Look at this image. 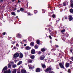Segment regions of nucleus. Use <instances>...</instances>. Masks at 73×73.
Returning a JSON list of instances; mask_svg holds the SVG:
<instances>
[{
  "label": "nucleus",
  "mask_w": 73,
  "mask_h": 73,
  "mask_svg": "<svg viewBox=\"0 0 73 73\" xmlns=\"http://www.w3.org/2000/svg\"><path fill=\"white\" fill-rule=\"evenodd\" d=\"M13 58H16L19 56V53L16 52L13 55Z\"/></svg>",
  "instance_id": "f257e3e1"
},
{
  "label": "nucleus",
  "mask_w": 73,
  "mask_h": 73,
  "mask_svg": "<svg viewBox=\"0 0 73 73\" xmlns=\"http://www.w3.org/2000/svg\"><path fill=\"white\" fill-rule=\"evenodd\" d=\"M51 69H52L51 68H50V67H49L46 69V70H45V72H48V71H49V70H51Z\"/></svg>",
  "instance_id": "f03ea898"
},
{
  "label": "nucleus",
  "mask_w": 73,
  "mask_h": 73,
  "mask_svg": "<svg viewBox=\"0 0 73 73\" xmlns=\"http://www.w3.org/2000/svg\"><path fill=\"white\" fill-rule=\"evenodd\" d=\"M28 66L29 67V69H33V67L32 65L31 64L29 65Z\"/></svg>",
  "instance_id": "7ed1b4c3"
},
{
  "label": "nucleus",
  "mask_w": 73,
  "mask_h": 73,
  "mask_svg": "<svg viewBox=\"0 0 73 73\" xmlns=\"http://www.w3.org/2000/svg\"><path fill=\"white\" fill-rule=\"evenodd\" d=\"M59 65L60 66L61 68H64V65L62 64V63H59Z\"/></svg>",
  "instance_id": "20e7f679"
},
{
  "label": "nucleus",
  "mask_w": 73,
  "mask_h": 73,
  "mask_svg": "<svg viewBox=\"0 0 73 73\" xmlns=\"http://www.w3.org/2000/svg\"><path fill=\"white\" fill-rule=\"evenodd\" d=\"M69 21H72L73 20V18L71 15H69Z\"/></svg>",
  "instance_id": "39448f33"
},
{
  "label": "nucleus",
  "mask_w": 73,
  "mask_h": 73,
  "mask_svg": "<svg viewBox=\"0 0 73 73\" xmlns=\"http://www.w3.org/2000/svg\"><path fill=\"white\" fill-rule=\"evenodd\" d=\"M7 69H8V68H7V66H5L2 70V72H3V71H4L5 70H7Z\"/></svg>",
  "instance_id": "423d86ee"
},
{
  "label": "nucleus",
  "mask_w": 73,
  "mask_h": 73,
  "mask_svg": "<svg viewBox=\"0 0 73 73\" xmlns=\"http://www.w3.org/2000/svg\"><path fill=\"white\" fill-rule=\"evenodd\" d=\"M17 36L18 37H19V38H21V37H22V36H21V35L20 34H17Z\"/></svg>",
  "instance_id": "0eeeda50"
},
{
  "label": "nucleus",
  "mask_w": 73,
  "mask_h": 73,
  "mask_svg": "<svg viewBox=\"0 0 73 73\" xmlns=\"http://www.w3.org/2000/svg\"><path fill=\"white\" fill-rule=\"evenodd\" d=\"M31 52L32 54H35V50L33 49L31 51Z\"/></svg>",
  "instance_id": "6e6552de"
},
{
  "label": "nucleus",
  "mask_w": 73,
  "mask_h": 73,
  "mask_svg": "<svg viewBox=\"0 0 73 73\" xmlns=\"http://www.w3.org/2000/svg\"><path fill=\"white\" fill-rule=\"evenodd\" d=\"M30 49H31V48L29 46H27L25 48V49L26 50H29Z\"/></svg>",
  "instance_id": "1a4fd4ad"
},
{
  "label": "nucleus",
  "mask_w": 73,
  "mask_h": 73,
  "mask_svg": "<svg viewBox=\"0 0 73 73\" xmlns=\"http://www.w3.org/2000/svg\"><path fill=\"white\" fill-rule=\"evenodd\" d=\"M21 70V72L22 73H26V70H25L24 69H22V70Z\"/></svg>",
  "instance_id": "9d476101"
},
{
  "label": "nucleus",
  "mask_w": 73,
  "mask_h": 73,
  "mask_svg": "<svg viewBox=\"0 0 73 73\" xmlns=\"http://www.w3.org/2000/svg\"><path fill=\"white\" fill-rule=\"evenodd\" d=\"M70 2L71 3H72L71 6L72 8H73V0H71Z\"/></svg>",
  "instance_id": "9b49d317"
},
{
  "label": "nucleus",
  "mask_w": 73,
  "mask_h": 73,
  "mask_svg": "<svg viewBox=\"0 0 73 73\" xmlns=\"http://www.w3.org/2000/svg\"><path fill=\"white\" fill-rule=\"evenodd\" d=\"M23 54L21 53H20V56L19 58H23Z\"/></svg>",
  "instance_id": "f8f14e48"
},
{
  "label": "nucleus",
  "mask_w": 73,
  "mask_h": 73,
  "mask_svg": "<svg viewBox=\"0 0 73 73\" xmlns=\"http://www.w3.org/2000/svg\"><path fill=\"white\" fill-rule=\"evenodd\" d=\"M4 73H11V70L5 71L4 72Z\"/></svg>",
  "instance_id": "ddd939ff"
},
{
  "label": "nucleus",
  "mask_w": 73,
  "mask_h": 73,
  "mask_svg": "<svg viewBox=\"0 0 73 73\" xmlns=\"http://www.w3.org/2000/svg\"><path fill=\"white\" fill-rule=\"evenodd\" d=\"M33 60L31 59H29L28 60V63H32V62Z\"/></svg>",
  "instance_id": "4468645a"
},
{
  "label": "nucleus",
  "mask_w": 73,
  "mask_h": 73,
  "mask_svg": "<svg viewBox=\"0 0 73 73\" xmlns=\"http://www.w3.org/2000/svg\"><path fill=\"white\" fill-rule=\"evenodd\" d=\"M40 71V69L39 68H38L36 70V72H39Z\"/></svg>",
  "instance_id": "2eb2a0df"
},
{
  "label": "nucleus",
  "mask_w": 73,
  "mask_h": 73,
  "mask_svg": "<svg viewBox=\"0 0 73 73\" xmlns=\"http://www.w3.org/2000/svg\"><path fill=\"white\" fill-rule=\"evenodd\" d=\"M69 63H66V68H68L69 67Z\"/></svg>",
  "instance_id": "dca6fc26"
},
{
  "label": "nucleus",
  "mask_w": 73,
  "mask_h": 73,
  "mask_svg": "<svg viewBox=\"0 0 73 73\" xmlns=\"http://www.w3.org/2000/svg\"><path fill=\"white\" fill-rule=\"evenodd\" d=\"M45 58V56L44 55H42L40 57V59L41 60H44V59Z\"/></svg>",
  "instance_id": "f3484780"
},
{
  "label": "nucleus",
  "mask_w": 73,
  "mask_h": 73,
  "mask_svg": "<svg viewBox=\"0 0 73 73\" xmlns=\"http://www.w3.org/2000/svg\"><path fill=\"white\" fill-rule=\"evenodd\" d=\"M34 44L35 43H34V42H32L30 43V45L33 46H34Z\"/></svg>",
  "instance_id": "a211bd4d"
},
{
  "label": "nucleus",
  "mask_w": 73,
  "mask_h": 73,
  "mask_svg": "<svg viewBox=\"0 0 73 73\" xmlns=\"http://www.w3.org/2000/svg\"><path fill=\"white\" fill-rule=\"evenodd\" d=\"M22 63V61H20L18 63L17 65H21V64Z\"/></svg>",
  "instance_id": "6ab92c4d"
},
{
  "label": "nucleus",
  "mask_w": 73,
  "mask_h": 73,
  "mask_svg": "<svg viewBox=\"0 0 73 73\" xmlns=\"http://www.w3.org/2000/svg\"><path fill=\"white\" fill-rule=\"evenodd\" d=\"M35 56L34 55H32L31 56V59H32L33 60L34 58H35Z\"/></svg>",
  "instance_id": "aec40b11"
},
{
  "label": "nucleus",
  "mask_w": 73,
  "mask_h": 73,
  "mask_svg": "<svg viewBox=\"0 0 73 73\" xmlns=\"http://www.w3.org/2000/svg\"><path fill=\"white\" fill-rule=\"evenodd\" d=\"M42 66L43 68H46V66H45V65L44 64H42Z\"/></svg>",
  "instance_id": "412c9836"
},
{
  "label": "nucleus",
  "mask_w": 73,
  "mask_h": 73,
  "mask_svg": "<svg viewBox=\"0 0 73 73\" xmlns=\"http://www.w3.org/2000/svg\"><path fill=\"white\" fill-rule=\"evenodd\" d=\"M13 73H16V69H14L13 70Z\"/></svg>",
  "instance_id": "4be33fe9"
},
{
  "label": "nucleus",
  "mask_w": 73,
  "mask_h": 73,
  "mask_svg": "<svg viewBox=\"0 0 73 73\" xmlns=\"http://www.w3.org/2000/svg\"><path fill=\"white\" fill-rule=\"evenodd\" d=\"M12 66L13 68H16L17 66L16 64H13Z\"/></svg>",
  "instance_id": "5701e85b"
},
{
  "label": "nucleus",
  "mask_w": 73,
  "mask_h": 73,
  "mask_svg": "<svg viewBox=\"0 0 73 73\" xmlns=\"http://www.w3.org/2000/svg\"><path fill=\"white\" fill-rule=\"evenodd\" d=\"M46 50V49L45 48H42L41 49V51H42V52H45V51Z\"/></svg>",
  "instance_id": "b1692460"
},
{
  "label": "nucleus",
  "mask_w": 73,
  "mask_h": 73,
  "mask_svg": "<svg viewBox=\"0 0 73 73\" xmlns=\"http://www.w3.org/2000/svg\"><path fill=\"white\" fill-rule=\"evenodd\" d=\"M34 47L35 48V49H37V48H38V47L37 46V45H35L34 46Z\"/></svg>",
  "instance_id": "393cba45"
},
{
  "label": "nucleus",
  "mask_w": 73,
  "mask_h": 73,
  "mask_svg": "<svg viewBox=\"0 0 73 73\" xmlns=\"http://www.w3.org/2000/svg\"><path fill=\"white\" fill-rule=\"evenodd\" d=\"M36 43L37 44H40V40H37L36 41Z\"/></svg>",
  "instance_id": "a878e982"
},
{
  "label": "nucleus",
  "mask_w": 73,
  "mask_h": 73,
  "mask_svg": "<svg viewBox=\"0 0 73 73\" xmlns=\"http://www.w3.org/2000/svg\"><path fill=\"white\" fill-rule=\"evenodd\" d=\"M8 68H11V64L10 63L9 64H8Z\"/></svg>",
  "instance_id": "bb28decb"
},
{
  "label": "nucleus",
  "mask_w": 73,
  "mask_h": 73,
  "mask_svg": "<svg viewBox=\"0 0 73 73\" xmlns=\"http://www.w3.org/2000/svg\"><path fill=\"white\" fill-rule=\"evenodd\" d=\"M11 14L12 15H13L14 16L16 15V14H15V13L14 12H12L11 13Z\"/></svg>",
  "instance_id": "cd10ccee"
},
{
  "label": "nucleus",
  "mask_w": 73,
  "mask_h": 73,
  "mask_svg": "<svg viewBox=\"0 0 73 73\" xmlns=\"http://www.w3.org/2000/svg\"><path fill=\"white\" fill-rule=\"evenodd\" d=\"M66 3L64 2L63 3V6H66Z\"/></svg>",
  "instance_id": "c85d7f7f"
},
{
  "label": "nucleus",
  "mask_w": 73,
  "mask_h": 73,
  "mask_svg": "<svg viewBox=\"0 0 73 73\" xmlns=\"http://www.w3.org/2000/svg\"><path fill=\"white\" fill-rule=\"evenodd\" d=\"M68 73H70L71 72V70L70 69H69L68 70Z\"/></svg>",
  "instance_id": "c756f323"
},
{
  "label": "nucleus",
  "mask_w": 73,
  "mask_h": 73,
  "mask_svg": "<svg viewBox=\"0 0 73 73\" xmlns=\"http://www.w3.org/2000/svg\"><path fill=\"white\" fill-rule=\"evenodd\" d=\"M70 12L71 13H73V9H70Z\"/></svg>",
  "instance_id": "7c9ffc66"
},
{
  "label": "nucleus",
  "mask_w": 73,
  "mask_h": 73,
  "mask_svg": "<svg viewBox=\"0 0 73 73\" xmlns=\"http://www.w3.org/2000/svg\"><path fill=\"white\" fill-rule=\"evenodd\" d=\"M20 10L21 11H22V12L24 11V9H23V8H21Z\"/></svg>",
  "instance_id": "2f4dec72"
},
{
  "label": "nucleus",
  "mask_w": 73,
  "mask_h": 73,
  "mask_svg": "<svg viewBox=\"0 0 73 73\" xmlns=\"http://www.w3.org/2000/svg\"><path fill=\"white\" fill-rule=\"evenodd\" d=\"M61 32H62V33H63V32H65V30H62L61 31Z\"/></svg>",
  "instance_id": "473e14b6"
},
{
  "label": "nucleus",
  "mask_w": 73,
  "mask_h": 73,
  "mask_svg": "<svg viewBox=\"0 0 73 73\" xmlns=\"http://www.w3.org/2000/svg\"><path fill=\"white\" fill-rule=\"evenodd\" d=\"M28 15L29 16H31V15H32V14H31V13H28Z\"/></svg>",
  "instance_id": "72a5a7b5"
},
{
  "label": "nucleus",
  "mask_w": 73,
  "mask_h": 73,
  "mask_svg": "<svg viewBox=\"0 0 73 73\" xmlns=\"http://www.w3.org/2000/svg\"><path fill=\"white\" fill-rule=\"evenodd\" d=\"M52 17H53V18H54V17H55V15L54 14H53L52 15Z\"/></svg>",
  "instance_id": "f704fd0d"
},
{
  "label": "nucleus",
  "mask_w": 73,
  "mask_h": 73,
  "mask_svg": "<svg viewBox=\"0 0 73 73\" xmlns=\"http://www.w3.org/2000/svg\"><path fill=\"white\" fill-rule=\"evenodd\" d=\"M36 13H37V11H34V13H35V14H36Z\"/></svg>",
  "instance_id": "c9c22d12"
},
{
  "label": "nucleus",
  "mask_w": 73,
  "mask_h": 73,
  "mask_svg": "<svg viewBox=\"0 0 73 73\" xmlns=\"http://www.w3.org/2000/svg\"><path fill=\"white\" fill-rule=\"evenodd\" d=\"M49 37L50 39H52V37H51V36L50 35L49 36Z\"/></svg>",
  "instance_id": "e433bc0d"
},
{
  "label": "nucleus",
  "mask_w": 73,
  "mask_h": 73,
  "mask_svg": "<svg viewBox=\"0 0 73 73\" xmlns=\"http://www.w3.org/2000/svg\"><path fill=\"white\" fill-rule=\"evenodd\" d=\"M12 44H15V42H12Z\"/></svg>",
  "instance_id": "4c0bfd02"
},
{
  "label": "nucleus",
  "mask_w": 73,
  "mask_h": 73,
  "mask_svg": "<svg viewBox=\"0 0 73 73\" xmlns=\"http://www.w3.org/2000/svg\"><path fill=\"white\" fill-rule=\"evenodd\" d=\"M3 1H4V0H1L0 2L1 3H2V2H3Z\"/></svg>",
  "instance_id": "58836bf2"
},
{
  "label": "nucleus",
  "mask_w": 73,
  "mask_h": 73,
  "mask_svg": "<svg viewBox=\"0 0 73 73\" xmlns=\"http://www.w3.org/2000/svg\"><path fill=\"white\" fill-rule=\"evenodd\" d=\"M71 59L72 61H73V57L71 58Z\"/></svg>",
  "instance_id": "ea45409f"
},
{
  "label": "nucleus",
  "mask_w": 73,
  "mask_h": 73,
  "mask_svg": "<svg viewBox=\"0 0 73 73\" xmlns=\"http://www.w3.org/2000/svg\"><path fill=\"white\" fill-rule=\"evenodd\" d=\"M17 12H20V11L19 10H17Z\"/></svg>",
  "instance_id": "a19ab883"
},
{
  "label": "nucleus",
  "mask_w": 73,
  "mask_h": 73,
  "mask_svg": "<svg viewBox=\"0 0 73 73\" xmlns=\"http://www.w3.org/2000/svg\"><path fill=\"white\" fill-rule=\"evenodd\" d=\"M20 2H21L20 1H19V0H18V3H20Z\"/></svg>",
  "instance_id": "79ce46f5"
},
{
  "label": "nucleus",
  "mask_w": 73,
  "mask_h": 73,
  "mask_svg": "<svg viewBox=\"0 0 73 73\" xmlns=\"http://www.w3.org/2000/svg\"><path fill=\"white\" fill-rule=\"evenodd\" d=\"M26 45H27V44H24V46H26Z\"/></svg>",
  "instance_id": "37998d69"
},
{
  "label": "nucleus",
  "mask_w": 73,
  "mask_h": 73,
  "mask_svg": "<svg viewBox=\"0 0 73 73\" xmlns=\"http://www.w3.org/2000/svg\"><path fill=\"white\" fill-rule=\"evenodd\" d=\"M56 47H57V48H58V45H56Z\"/></svg>",
  "instance_id": "c03bdc74"
},
{
  "label": "nucleus",
  "mask_w": 73,
  "mask_h": 73,
  "mask_svg": "<svg viewBox=\"0 0 73 73\" xmlns=\"http://www.w3.org/2000/svg\"><path fill=\"white\" fill-rule=\"evenodd\" d=\"M38 54H40L41 53V52L39 51L38 52Z\"/></svg>",
  "instance_id": "a18cd8bd"
},
{
  "label": "nucleus",
  "mask_w": 73,
  "mask_h": 73,
  "mask_svg": "<svg viewBox=\"0 0 73 73\" xmlns=\"http://www.w3.org/2000/svg\"><path fill=\"white\" fill-rule=\"evenodd\" d=\"M3 35H5V33H3Z\"/></svg>",
  "instance_id": "49530a36"
},
{
  "label": "nucleus",
  "mask_w": 73,
  "mask_h": 73,
  "mask_svg": "<svg viewBox=\"0 0 73 73\" xmlns=\"http://www.w3.org/2000/svg\"><path fill=\"white\" fill-rule=\"evenodd\" d=\"M15 8L14 9H15V10H16V9H17L16 7H15Z\"/></svg>",
  "instance_id": "de8ad7c7"
},
{
  "label": "nucleus",
  "mask_w": 73,
  "mask_h": 73,
  "mask_svg": "<svg viewBox=\"0 0 73 73\" xmlns=\"http://www.w3.org/2000/svg\"><path fill=\"white\" fill-rule=\"evenodd\" d=\"M65 18L66 19H68V17H66Z\"/></svg>",
  "instance_id": "09e8293b"
},
{
  "label": "nucleus",
  "mask_w": 73,
  "mask_h": 73,
  "mask_svg": "<svg viewBox=\"0 0 73 73\" xmlns=\"http://www.w3.org/2000/svg\"><path fill=\"white\" fill-rule=\"evenodd\" d=\"M70 64H72V62L71 61H70Z\"/></svg>",
  "instance_id": "8fccbe9b"
},
{
  "label": "nucleus",
  "mask_w": 73,
  "mask_h": 73,
  "mask_svg": "<svg viewBox=\"0 0 73 73\" xmlns=\"http://www.w3.org/2000/svg\"><path fill=\"white\" fill-rule=\"evenodd\" d=\"M50 35H51V36H53V35H52V33H50Z\"/></svg>",
  "instance_id": "3c124183"
},
{
  "label": "nucleus",
  "mask_w": 73,
  "mask_h": 73,
  "mask_svg": "<svg viewBox=\"0 0 73 73\" xmlns=\"http://www.w3.org/2000/svg\"><path fill=\"white\" fill-rule=\"evenodd\" d=\"M12 1L13 2L14 1H15V0H13Z\"/></svg>",
  "instance_id": "603ef678"
},
{
  "label": "nucleus",
  "mask_w": 73,
  "mask_h": 73,
  "mask_svg": "<svg viewBox=\"0 0 73 73\" xmlns=\"http://www.w3.org/2000/svg\"><path fill=\"white\" fill-rule=\"evenodd\" d=\"M23 41H24V42H25V41H26V40H23Z\"/></svg>",
  "instance_id": "864d4df0"
},
{
  "label": "nucleus",
  "mask_w": 73,
  "mask_h": 73,
  "mask_svg": "<svg viewBox=\"0 0 73 73\" xmlns=\"http://www.w3.org/2000/svg\"><path fill=\"white\" fill-rule=\"evenodd\" d=\"M56 68H57V69H59V68L58 67H57Z\"/></svg>",
  "instance_id": "5fc2aeb1"
},
{
  "label": "nucleus",
  "mask_w": 73,
  "mask_h": 73,
  "mask_svg": "<svg viewBox=\"0 0 73 73\" xmlns=\"http://www.w3.org/2000/svg\"><path fill=\"white\" fill-rule=\"evenodd\" d=\"M21 73L20 72H17V73Z\"/></svg>",
  "instance_id": "6e6d98bb"
},
{
  "label": "nucleus",
  "mask_w": 73,
  "mask_h": 73,
  "mask_svg": "<svg viewBox=\"0 0 73 73\" xmlns=\"http://www.w3.org/2000/svg\"><path fill=\"white\" fill-rule=\"evenodd\" d=\"M51 32V31H50V30H49V32Z\"/></svg>",
  "instance_id": "4d7b16f0"
},
{
  "label": "nucleus",
  "mask_w": 73,
  "mask_h": 73,
  "mask_svg": "<svg viewBox=\"0 0 73 73\" xmlns=\"http://www.w3.org/2000/svg\"><path fill=\"white\" fill-rule=\"evenodd\" d=\"M70 52H72V50H70Z\"/></svg>",
  "instance_id": "13d9d810"
},
{
  "label": "nucleus",
  "mask_w": 73,
  "mask_h": 73,
  "mask_svg": "<svg viewBox=\"0 0 73 73\" xmlns=\"http://www.w3.org/2000/svg\"><path fill=\"white\" fill-rule=\"evenodd\" d=\"M25 65H27V63H25Z\"/></svg>",
  "instance_id": "bf43d9fd"
},
{
  "label": "nucleus",
  "mask_w": 73,
  "mask_h": 73,
  "mask_svg": "<svg viewBox=\"0 0 73 73\" xmlns=\"http://www.w3.org/2000/svg\"><path fill=\"white\" fill-rule=\"evenodd\" d=\"M52 51H54V50H53V49H52Z\"/></svg>",
  "instance_id": "052dcab7"
},
{
  "label": "nucleus",
  "mask_w": 73,
  "mask_h": 73,
  "mask_svg": "<svg viewBox=\"0 0 73 73\" xmlns=\"http://www.w3.org/2000/svg\"><path fill=\"white\" fill-rule=\"evenodd\" d=\"M17 45H18V44H16V46H17Z\"/></svg>",
  "instance_id": "680f3d73"
},
{
  "label": "nucleus",
  "mask_w": 73,
  "mask_h": 73,
  "mask_svg": "<svg viewBox=\"0 0 73 73\" xmlns=\"http://www.w3.org/2000/svg\"><path fill=\"white\" fill-rule=\"evenodd\" d=\"M17 17V18H18V17L17 16V17Z\"/></svg>",
  "instance_id": "e2e57ef3"
},
{
  "label": "nucleus",
  "mask_w": 73,
  "mask_h": 73,
  "mask_svg": "<svg viewBox=\"0 0 73 73\" xmlns=\"http://www.w3.org/2000/svg\"><path fill=\"white\" fill-rule=\"evenodd\" d=\"M21 44H22V42H21Z\"/></svg>",
  "instance_id": "0e129e2a"
},
{
  "label": "nucleus",
  "mask_w": 73,
  "mask_h": 73,
  "mask_svg": "<svg viewBox=\"0 0 73 73\" xmlns=\"http://www.w3.org/2000/svg\"><path fill=\"white\" fill-rule=\"evenodd\" d=\"M15 7H17V6H16V5H15Z\"/></svg>",
  "instance_id": "69168bd1"
},
{
  "label": "nucleus",
  "mask_w": 73,
  "mask_h": 73,
  "mask_svg": "<svg viewBox=\"0 0 73 73\" xmlns=\"http://www.w3.org/2000/svg\"><path fill=\"white\" fill-rule=\"evenodd\" d=\"M58 21V20H57L56 21V22H57Z\"/></svg>",
  "instance_id": "338daca9"
},
{
  "label": "nucleus",
  "mask_w": 73,
  "mask_h": 73,
  "mask_svg": "<svg viewBox=\"0 0 73 73\" xmlns=\"http://www.w3.org/2000/svg\"><path fill=\"white\" fill-rule=\"evenodd\" d=\"M15 47H14V49H15Z\"/></svg>",
  "instance_id": "774afa93"
}]
</instances>
